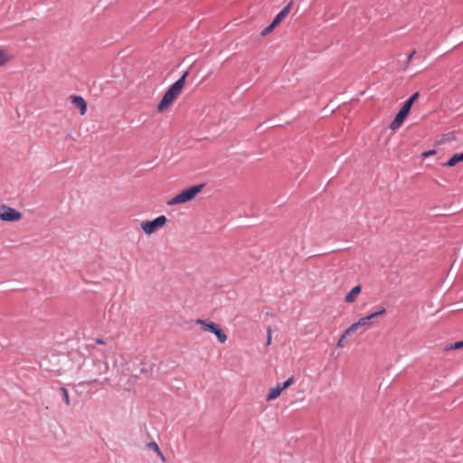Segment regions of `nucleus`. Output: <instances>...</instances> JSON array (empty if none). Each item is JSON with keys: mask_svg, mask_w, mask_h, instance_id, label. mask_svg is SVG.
I'll use <instances>...</instances> for the list:
<instances>
[{"mask_svg": "<svg viewBox=\"0 0 463 463\" xmlns=\"http://www.w3.org/2000/svg\"><path fill=\"white\" fill-rule=\"evenodd\" d=\"M280 22L281 20L278 19V17L275 16L270 24L275 28V26L278 25Z\"/></svg>", "mask_w": 463, "mask_h": 463, "instance_id": "412c9836", "label": "nucleus"}, {"mask_svg": "<svg viewBox=\"0 0 463 463\" xmlns=\"http://www.w3.org/2000/svg\"><path fill=\"white\" fill-rule=\"evenodd\" d=\"M271 340H272V330H271L270 327H268V329H267V343H266V345H269L271 344Z\"/></svg>", "mask_w": 463, "mask_h": 463, "instance_id": "aec40b11", "label": "nucleus"}, {"mask_svg": "<svg viewBox=\"0 0 463 463\" xmlns=\"http://www.w3.org/2000/svg\"><path fill=\"white\" fill-rule=\"evenodd\" d=\"M385 311H386V309L384 307H381L380 309L372 313L371 315L361 317L358 321L353 323L350 326H348L346 328V330L343 334V337L351 335L356 333L359 329H362V328L364 329L365 327L369 326L373 323V320L375 317L384 314Z\"/></svg>", "mask_w": 463, "mask_h": 463, "instance_id": "f257e3e1", "label": "nucleus"}, {"mask_svg": "<svg viewBox=\"0 0 463 463\" xmlns=\"http://www.w3.org/2000/svg\"><path fill=\"white\" fill-rule=\"evenodd\" d=\"M188 72L184 71L177 80H175L173 84L169 86L167 90L170 91L174 96L177 97L181 93L184 86V80Z\"/></svg>", "mask_w": 463, "mask_h": 463, "instance_id": "0eeeda50", "label": "nucleus"}, {"mask_svg": "<svg viewBox=\"0 0 463 463\" xmlns=\"http://www.w3.org/2000/svg\"><path fill=\"white\" fill-rule=\"evenodd\" d=\"M273 29H274V27H273L271 24H269V25H268L267 27H265V28L261 31L260 34H261L262 36H266V35H268L269 33H270L273 31Z\"/></svg>", "mask_w": 463, "mask_h": 463, "instance_id": "a211bd4d", "label": "nucleus"}, {"mask_svg": "<svg viewBox=\"0 0 463 463\" xmlns=\"http://www.w3.org/2000/svg\"><path fill=\"white\" fill-rule=\"evenodd\" d=\"M419 96V92H415L402 104L399 112L396 114L395 118L390 124V128L392 130H396L402 126L405 118L409 114L412 104L418 99Z\"/></svg>", "mask_w": 463, "mask_h": 463, "instance_id": "f03ea898", "label": "nucleus"}, {"mask_svg": "<svg viewBox=\"0 0 463 463\" xmlns=\"http://www.w3.org/2000/svg\"><path fill=\"white\" fill-rule=\"evenodd\" d=\"M361 289H362V288L360 285L354 287L351 289V291L345 296V302L353 303L356 299L357 296L360 294Z\"/></svg>", "mask_w": 463, "mask_h": 463, "instance_id": "9d476101", "label": "nucleus"}, {"mask_svg": "<svg viewBox=\"0 0 463 463\" xmlns=\"http://www.w3.org/2000/svg\"><path fill=\"white\" fill-rule=\"evenodd\" d=\"M344 338H345V337H343V335H341V337H340V339H339V340H338V342H337V346H338V347H342V346H343L342 342H343Z\"/></svg>", "mask_w": 463, "mask_h": 463, "instance_id": "5701e85b", "label": "nucleus"}, {"mask_svg": "<svg viewBox=\"0 0 463 463\" xmlns=\"http://www.w3.org/2000/svg\"><path fill=\"white\" fill-rule=\"evenodd\" d=\"M463 161V153L454 154L449 160L445 164L446 166L452 167L457 163Z\"/></svg>", "mask_w": 463, "mask_h": 463, "instance_id": "f8f14e48", "label": "nucleus"}, {"mask_svg": "<svg viewBox=\"0 0 463 463\" xmlns=\"http://www.w3.org/2000/svg\"><path fill=\"white\" fill-rule=\"evenodd\" d=\"M195 323L197 325H200L204 331H209V332L214 334V335L216 336V338L218 339V341L220 343L223 344L227 341V335L223 332V330L220 327L219 325H217L212 321H207V320L201 319V318L196 319Z\"/></svg>", "mask_w": 463, "mask_h": 463, "instance_id": "20e7f679", "label": "nucleus"}, {"mask_svg": "<svg viewBox=\"0 0 463 463\" xmlns=\"http://www.w3.org/2000/svg\"><path fill=\"white\" fill-rule=\"evenodd\" d=\"M72 104L80 109V115H84L87 111V102L81 96H73L71 99Z\"/></svg>", "mask_w": 463, "mask_h": 463, "instance_id": "1a4fd4ad", "label": "nucleus"}, {"mask_svg": "<svg viewBox=\"0 0 463 463\" xmlns=\"http://www.w3.org/2000/svg\"><path fill=\"white\" fill-rule=\"evenodd\" d=\"M8 61V56L5 51H0V66L4 65Z\"/></svg>", "mask_w": 463, "mask_h": 463, "instance_id": "f3484780", "label": "nucleus"}, {"mask_svg": "<svg viewBox=\"0 0 463 463\" xmlns=\"http://www.w3.org/2000/svg\"><path fill=\"white\" fill-rule=\"evenodd\" d=\"M60 391H61V392L62 394L63 401L65 402V403L68 406H70L71 405V401H70L69 392H68L67 389L65 387H61Z\"/></svg>", "mask_w": 463, "mask_h": 463, "instance_id": "2eb2a0df", "label": "nucleus"}, {"mask_svg": "<svg viewBox=\"0 0 463 463\" xmlns=\"http://www.w3.org/2000/svg\"><path fill=\"white\" fill-rule=\"evenodd\" d=\"M95 342H96V344H98V345H103V344H104V341H103L102 339H100V338H97V339L95 340Z\"/></svg>", "mask_w": 463, "mask_h": 463, "instance_id": "b1692460", "label": "nucleus"}, {"mask_svg": "<svg viewBox=\"0 0 463 463\" xmlns=\"http://www.w3.org/2000/svg\"><path fill=\"white\" fill-rule=\"evenodd\" d=\"M294 383V377L288 378L281 385L279 384V388L281 391L287 389Z\"/></svg>", "mask_w": 463, "mask_h": 463, "instance_id": "dca6fc26", "label": "nucleus"}, {"mask_svg": "<svg viewBox=\"0 0 463 463\" xmlns=\"http://www.w3.org/2000/svg\"><path fill=\"white\" fill-rule=\"evenodd\" d=\"M416 52L415 51H412L409 55H408V58H407V62H411V61L412 60L413 56L415 55Z\"/></svg>", "mask_w": 463, "mask_h": 463, "instance_id": "4be33fe9", "label": "nucleus"}, {"mask_svg": "<svg viewBox=\"0 0 463 463\" xmlns=\"http://www.w3.org/2000/svg\"><path fill=\"white\" fill-rule=\"evenodd\" d=\"M463 347V341L456 342L454 344H451L449 346L447 347V349H459Z\"/></svg>", "mask_w": 463, "mask_h": 463, "instance_id": "6ab92c4d", "label": "nucleus"}, {"mask_svg": "<svg viewBox=\"0 0 463 463\" xmlns=\"http://www.w3.org/2000/svg\"><path fill=\"white\" fill-rule=\"evenodd\" d=\"M166 217L165 215H159L151 221H143L140 223V228L146 234H152L160 230L166 223Z\"/></svg>", "mask_w": 463, "mask_h": 463, "instance_id": "39448f33", "label": "nucleus"}, {"mask_svg": "<svg viewBox=\"0 0 463 463\" xmlns=\"http://www.w3.org/2000/svg\"><path fill=\"white\" fill-rule=\"evenodd\" d=\"M281 389L279 388V384H278L276 387L271 388L266 397L267 402H270L278 398L281 393Z\"/></svg>", "mask_w": 463, "mask_h": 463, "instance_id": "9b49d317", "label": "nucleus"}, {"mask_svg": "<svg viewBox=\"0 0 463 463\" xmlns=\"http://www.w3.org/2000/svg\"><path fill=\"white\" fill-rule=\"evenodd\" d=\"M175 98L176 97L174 96L170 91L166 90L157 105V110L159 112L165 110L174 101Z\"/></svg>", "mask_w": 463, "mask_h": 463, "instance_id": "6e6552de", "label": "nucleus"}, {"mask_svg": "<svg viewBox=\"0 0 463 463\" xmlns=\"http://www.w3.org/2000/svg\"><path fill=\"white\" fill-rule=\"evenodd\" d=\"M22 218V213L5 204H0V220L8 222H18Z\"/></svg>", "mask_w": 463, "mask_h": 463, "instance_id": "423d86ee", "label": "nucleus"}, {"mask_svg": "<svg viewBox=\"0 0 463 463\" xmlns=\"http://www.w3.org/2000/svg\"><path fill=\"white\" fill-rule=\"evenodd\" d=\"M203 186H204V184H201L198 185L191 186V187L182 191L181 193H179L178 194L174 196L172 199H170L167 202V205H175V204H180V203H184L191 201L192 199H194L195 197V195L198 193H200L202 191Z\"/></svg>", "mask_w": 463, "mask_h": 463, "instance_id": "7ed1b4c3", "label": "nucleus"}, {"mask_svg": "<svg viewBox=\"0 0 463 463\" xmlns=\"http://www.w3.org/2000/svg\"><path fill=\"white\" fill-rule=\"evenodd\" d=\"M291 5H292V1L289 2L285 7H283L282 10H280L277 14L276 17H278V19L282 21L288 14Z\"/></svg>", "mask_w": 463, "mask_h": 463, "instance_id": "ddd939ff", "label": "nucleus"}, {"mask_svg": "<svg viewBox=\"0 0 463 463\" xmlns=\"http://www.w3.org/2000/svg\"><path fill=\"white\" fill-rule=\"evenodd\" d=\"M434 153H435L434 151H429V152H425V153H423V156H430V155H432V154H434Z\"/></svg>", "mask_w": 463, "mask_h": 463, "instance_id": "393cba45", "label": "nucleus"}, {"mask_svg": "<svg viewBox=\"0 0 463 463\" xmlns=\"http://www.w3.org/2000/svg\"><path fill=\"white\" fill-rule=\"evenodd\" d=\"M146 446H147V448H149V449H153L154 451H156L157 453V455L163 460L165 459L164 456H163V454H162V452H161V450H160V449L158 447V445L156 444V442H155V441L148 442Z\"/></svg>", "mask_w": 463, "mask_h": 463, "instance_id": "4468645a", "label": "nucleus"}]
</instances>
